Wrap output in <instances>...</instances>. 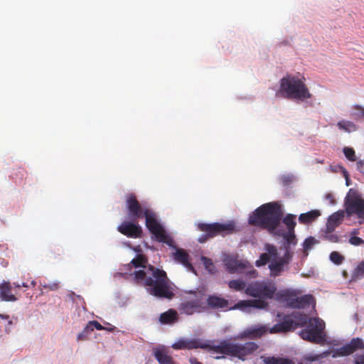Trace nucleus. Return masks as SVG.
<instances>
[{"instance_id": "57", "label": "nucleus", "mask_w": 364, "mask_h": 364, "mask_svg": "<svg viewBox=\"0 0 364 364\" xmlns=\"http://www.w3.org/2000/svg\"><path fill=\"white\" fill-rule=\"evenodd\" d=\"M0 318H2V319H5V320H7L9 318V316L7 315V314H0Z\"/></svg>"}, {"instance_id": "6", "label": "nucleus", "mask_w": 364, "mask_h": 364, "mask_svg": "<svg viewBox=\"0 0 364 364\" xmlns=\"http://www.w3.org/2000/svg\"><path fill=\"white\" fill-rule=\"evenodd\" d=\"M325 323L318 318H310L306 328L299 333L300 337L313 343H322L326 341Z\"/></svg>"}, {"instance_id": "53", "label": "nucleus", "mask_w": 364, "mask_h": 364, "mask_svg": "<svg viewBox=\"0 0 364 364\" xmlns=\"http://www.w3.org/2000/svg\"><path fill=\"white\" fill-rule=\"evenodd\" d=\"M355 364H364V354L357 357Z\"/></svg>"}, {"instance_id": "19", "label": "nucleus", "mask_w": 364, "mask_h": 364, "mask_svg": "<svg viewBox=\"0 0 364 364\" xmlns=\"http://www.w3.org/2000/svg\"><path fill=\"white\" fill-rule=\"evenodd\" d=\"M264 250L267 252L262 253L260 255L259 259L255 262V265L257 267L264 266L267 264L271 259L272 260L273 259L277 258L278 251L274 245L269 243L265 244Z\"/></svg>"}, {"instance_id": "9", "label": "nucleus", "mask_w": 364, "mask_h": 364, "mask_svg": "<svg viewBox=\"0 0 364 364\" xmlns=\"http://www.w3.org/2000/svg\"><path fill=\"white\" fill-rule=\"evenodd\" d=\"M190 294L194 297L190 300L181 303L178 309L181 314L193 315L194 313H201L207 311V306L204 302V294L196 291H190Z\"/></svg>"}, {"instance_id": "1", "label": "nucleus", "mask_w": 364, "mask_h": 364, "mask_svg": "<svg viewBox=\"0 0 364 364\" xmlns=\"http://www.w3.org/2000/svg\"><path fill=\"white\" fill-rule=\"evenodd\" d=\"M134 278L137 282L143 281L144 285L149 287L148 291L151 295L168 299H172L174 296L170 288L166 273L162 269L149 265L146 271H135Z\"/></svg>"}, {"instance_id": "47", "label": "nucleus", "mask_w": 364, "mask_h": 364, "mask_svg": "<svg viewBox=\"0 0 364 364\" xmlns=\"http://www.w3.org/2000/svg\"><path fill=\"white\" fill-rule=\"evenodd\" d=\"M90 331L89 330V328H87V326H86L82 330V331L77 335V338L78 341H84L87 338L88 334H90Z\"/></svg>"}, {"instance_id": "13", "label": "nucleus", "mask_w": 364, "mask_h": 364, "mask_svg": "<svg viewBox=\"0 0 364 364\" xmlns=\"http://www.w3.org/2000/svg\"><path fill=\"white\" fill-rule=\"evenodd\" d=\"M208 342L203 341L200 339H180L177 342L174 343L171 347L175 350H183V349H208L211 350V347Z\"/></svg>"}, {"instance_id": "41", "label": "nucleus", "mask_w": 364, "mask_h": 364, "mask_svg": "<svg viewBox=\"0 0 364 364\" xmlns=\"http://www.w3.org/2000/svg\"><path fill=\"white\" fill-rule=\"evenodd\" d=\"M349 343L351 345L353 348H355V351L358 349L364 348V343L360 338H353Z\"/></svg>"}, {"instance_id": "22", "label": "nucleus", "mask_w": 364, "mask_h": 364, "mask_svg": "<svg viewBox=\"0 0 364 364\" xmlns=\"http://www.w3.org/2000/svg\"><path fill=\"white\" fill-rule=\"evenodd\" d=\"M12 285L9 282L4 281L0 284V299L4 301H16L17 298L11 293Z\"/></svg>"}, {"instance_id": "54", "label": "nucleus", "mask_w": 364, "mask_h": 364, "mask_svg": "<svg viewBox=\"0 0 364 364\" xmlns=\"http://www.w3.org/2000/svg\"><path fill=\"white\" fill-rule=\"evenodd\" d=\"M189 361L191 364H203L200 362H199L196 358H191Z\"/></svg>"}, {"instance_id": "4", "label": "nucleus", "mask_w": 364, "mask_h": 364, "mask_svg": "<svg viewBox=\"0 0 364 364\" xmlns=\"http://www.w3.org/2000/svg\"><path fill=\"white\" fill-rule=\"evenodd\" d=\"M258 348L259 346L252 341L241 344L223 340L218 345H213L211 351L237 358L244 361L247 360V357L253 355Z\"/></svg>"}, {"instance_id": "55", "label": "nucleus", "mask_w": 364, "mask_h": 364, "mask_svg": "<svg viewBox=\"0 0 364 364\" xmlns=\"http://www.w3.org/2000/svg\"><path fill=\"white\" fill-rule=\"evenodd\" d=\"M354 107H355V109H358L361 110V111H362V114H363V116L364 117V107H363L362 106L358 105H354Z\"/></svg>"}, {"instance_id": "56", "label": "nucleus", "mask_w": 364, "mask_h": 364, "mask_svg": "<svg viewBox=\"0 0 364 364\" xmlns=\"http://www.w3.org/2000/svg\"><path fill=\"white\" fill-rule=\"evenodd\" d=\"M343 172V175H344V177L346 178V181H350L349 175H348V171L346 169H344Z\"/></svg>"}, {"instance_id": "32", "label": "nucleus", "mask_w": 364, "mask_h": 364, "mask_svg": "<svg viewBox=\"0 0 364 364\" xmlns=\"http://www.w3.org/2000/svg\"><path fill=\"white\" fill-rule=\"evenodd\" d=\"M146 258L143 255H138L136 258L133 259L130 263L126 264L124 267H126L127 269H131L132 266L136 268L146 267Z\"/></svg>"}, {"instance_id": "34", "label": "nucleus", "mask_w": 364, "mask_h": 364, "mask_svg": "<svg viewBox=\"0 0 364 364\" xmlns=\"http://www.w3.org/2000/svg\"><path fill=\"white\" fill-rule=\"evenodd\" d=\"M283 223L287 226V232L294 231L296 227V215L287 214L282 220Z\"/></svg>"}, {"instance_id": "50", "label": "nucleus", "mask_w": 364, "mask_h": 364, "mask_svg": "<svg viewBox=\"0 0 364 364\" xmlns=\"http://www.w3.org/2000/svg\"><path fill=\"white\" fill-rule=\"evenodd\" d=\"M356 166L357 169L364 174V159L357 161Z\"/></svg>"}, {"instance_id": "14", "label": "nucleus", "mask_w": 364, "mask_h": 364, "mask_svg": "<svg viewBox=\"0 0 364 364\" xmlns=\"http://www.w3.org/2000/svg\"><path fill=\"white\" fill-rule=\"evenodd\" d=\"M291 254L289 252V247H286V252L282 257L273 259L269 264L271 276L275 277L279 276L284 271V267L291 260Z\"/></svg>"}, {"instance_id": "52", "label": "nucleus", "mask_w": 364, "mask_h": 364, "mask_svg": "<svg viewBox=\"0 0 364 364\" xmlns=\"http://www.w3.org/2000/svg\"><path fill=\"white\" fill-rule=\"evenodd\" d=\"M326 199L327 200L329 201V203L331 204V205H334L336 203V200L334 198V196H333V194L331 193H328L326 196Z\"/></svg>"}, {"instance_id": "21", "label": "nucleus", "mask_w": 364, "mask_h": 364, "mask_svg": "<svg viewBox=\"0 0 364 364\" xmlns=\"http://www.w3.org/2000/svg\"><path fill=\"white\" fill-rule=\"evenodd\" d=\"M205 304L207 306V310L208 309H218L227 308L228 306V301L224 298L213 294L208 296L206 303Z\"/></svg>"}, {"instance_id": "7", "label": "nucleus", "mask_w": 364, "mask_h": 364, "mask_svg": "<svg viewBox=\"0 0 364 364\" xmlns=\"http://www.w3.org/2000/svg\"><path fill=\"white\" fill-rule=\"evenodd\" d=\"M146 226L154 236L156 241L172 246L173 240L166 233L165 230L158 221L155 213L151 209H146L144 212Z\"/></svg>"}, {"instance_id": "51", "label": "nucleus", "mask_w": 364, "mask_h": 364, "mask_svg": "<svg viewBox=\"0 0 364 364\" xmlns=\"http://www.w3.org/2000/svg\"><path fill=\"white\" fill-rule=\"evenodd\" d=\"M353 109H355V108L353 107ZM356 110L359 111V112H354V113H352V117L355 119H360L361 117H364L362 114V111L360 110V109H356Z\"/></svg>"}, {"instance_id": "45", "label": "nucleus", "mask_w": 364, "mask_h": 364, "mask_svg": "<svg viewBox=\"0 0 364 364\" xmlns=\"http://www.w3.org/2000/svg\"><path fill=\"white\" fill-rule=\"evenodd\" d=\"M354 276L357 278L364 277V264L361 262L355 269Z\"/></svg>"}, {"instance_id": "17", "label": "nucleus", "mask_w": 364, "mask_h": 364, "mask_svg": "<svg viewBox=\"0 0 364 364\" xmlns=\"http://www.w3.org/2000/svg\"><path fill=\"white\" fill-rule=\"evenodd\" d=\"M295 329V323L294 319L291 318L290 314L284 315L282 321L274 325L270 329L271 333H286L294 331Z\"/></svg>"}, {"instance_id": "12", "label": "nucleus", "mask_w": 364, "mask_h": 364, "mask_svg": "<svg viewBox=\"0 0 364 364\" xmlns=\"http://www.w3.org/2000/svg\"><path fill=\"white\" fill-rule=\"evenodd\" d=\"M126 206L128 216L132 221L138 222L139 218L144 217V212L146 208H142L134 193L127 195Z\"/></svg>"}, {"instance_id": "29", "label": "nucleus", "mask_w": 364, "mask_h": 364, "mask_svg": "<svg viewBox=\"0 0 364 364\" xmlns=\"http://www.w3.org/2000/svg\"><path fill=\"white\" fill-rule=\"evenodd\" d=\"M159 321L164 324H171L178 321V314L174 309H169L160 315Z\"/></svg>"}, {"instance_id": "39", "label": "nucleus", "mask_w": 364, "mask_h": 364, "mask_svg": "<svg viewBox=\"0 0 364 364\" xmlns=\"http://www.w3.org/2000/svg\"><path fill=\"white\" fill-rule=\"evenodd\" d=\"M343 154L346 159H348L350 161H356V156L354 149L351 147H344L343 148Z\"/></svg>"}, {"instance_id": "46", "label": "nucleus", "mask_w": 364, "mask_h": 364, "mask_svg": "<svg viewBox=\"0 0 364 364\" xmlns=\"http://www.w3.org/2000/svg\"><path fill=\"white\" fill-rule=\"evenodd\" d=\"M247 277H249L250 278H255L257 277V270L254 269L252 268V266L251 265V267H249L248 269L243 271V272Z\"/></svg>"}, {"instance_id": "24", "label": "nucleus", "mask_w": 364, "mask_h": 364, "mask_svg": "<svg viewBox=\"0 0 364 364\" xmlns=\"http://www.w3.org/2000/svg\"><path fill=\"white\" fill-rule=\"evenodd\" d=\"M344 218V211H338L332 214L328 219L326 229L328 232H333L341 223Z\"/></svg>"}, {"instance_id": "36", "label": "nucleus", "mask_w": 364, "mask_h": 364, "mask_svg": "<svg viewBox=\"0 0 364 364\" xmlns=\"http://www.w3.org/2000/svg\"><path fill=\"white\" fill-rule=\"evenodd\" d=\"M228 287L235 291L245 290L246 282L241 279H233L228 282Z\"/></svg>"}, {"instance_id": "16", "label": "nucleus", "mask_w": 364, "mask_h": 364, "mask_svg": "<svg viewBox=\"0 0 364 364\" xmlns=\"http://www.w3.org/2000/svg\"><path fill=\"white\" fill-rule=\"evenodd\" d=\"M224 262L226 269L230 274H242L244 270L251 267L249 262L238 259L235 257H229Z\"/></svg>"}, {"instance_id": "43", "label": "nucleus", "mask_w": 364, "mask_h": 364, "mask_svg": "<svg viewBox=\"0 0 364 364\" xmlns=\"http://www.w3.org/2000/svg\"><path fill=\"white\" fill-rule=\"evenodd\" d=\"M324 238L331 242H338L339 237L337 235L333 234V232H328L327 229L326 230Z\"/></svg>"}, {"instance_id": "8", "label": "nucleus", "mask_w": 364, "mask_h": 364, "mask_svg": "<svg viewBox=\"0 0 364 364\" xmlns=\"http://www.w3.org/2000/svg\"><path fill=\"white\" fill-rule=\"evenodd\" d=\"M146 226L154 236L156 241L172 246L173 240L166 233L165 230L158 221L155 213L151 209H146L144 212Z\"/></svg>"}, {"instance_id": "23", "label": "nucleus", "mask_w": 364, "mask_h": 364, "mask_svg": "<svg viewBox=\"0 0 364 364\" xmlns=\"http://www.w3.org/2000/svg\"><path fill=\"white\" fill-rule=\"evenodd\" d=\"M173 258L176 262L182 264L188 269L194 271V268L189 261L190 256L184 250L177 249L176 252L173 253Z\"/></svg>"}, {"instance_id": "60", "label": "nucleus", "mask_w": 364, "mask_h": 364, "mask_svg": "<svg viewBox=\"0 0 364 364\" xmlns=\"http://www.w3.org/2000/svg\"><path fill=\"white\" fill-rule=\"evenodd\" d=\"M21 287H26V288L28 287V285L26 282H23L22 284H21Z\"/></svg>"}, {"instance_id": "11", "label": "nucleus", "mask_w": 364, "mask_h": 364, "mask_svg": "<svg viewBox=\"0 0 364 364\" xmlns=\"http://www.w3.org/2000/svg\"><path fill=\"white\" fill-rule=\"evenodd\" d=\"M345 206L348 215H356L358 218L364 219V199L353 189H350Z\"/></svg>"}, {"instance_id": "30", "label": "nucleus", "mask_w": 364, "mask_h": 364, "mask_svg": "<svg viewBox=\"0 0 364 364\" xmlns=\"http://www.w3.org/2000/svg\"><path fill=\"white\" fill-rule=\"evenodd\" d=\"M297 294L298 292L296 290L286 289L280 291L278 296L281 300L286 302L288 306L291 307V302H294V299Z\"/></svg>"}, {"instance_id": "37", "label": "nucleus", "mask_w": 364, "mask_h": 364, "mask_svg": "<svg viewBox=\"0 0 364 364\" xmlns=\"http://www.w3.org/2000/svg\"><path fill=\"white\" fill-rule=\"evenodd\" d=\"M337 126L339 129H343L346 132H350L356 130L355 124L350 121H341L338 122Z\"/></svg>"}, {"instance_id": "61", "label": "nucleus", "mask_w": 364, "mask_h": 364, "mask_svg": "<svg viewBox=\"0 0 364 364\" xmlns=\"http://www.w3.org/2000/svg\"><path fill=\"white\" fill-rule=\"evenodd\" d=\"M31 284L33 287H35V286H36V282L34 280H33V281H31Z\"/></svg>"}, {"instance_id": "33", "label": "nucleus", "mask_w": 364, "mask_h": 364, "mask_svg": "<svg viewBox=\"0 0 364 364\" xmlns=\"http://www.w3.org/2000/svg\"><path fill=\"white\" fill-rule=\"evenodd\" d=\"M263 362L264 364H294V363L289 358L275 356L265 357L263 359Z\"/></svg>"}, {"instance_id": "25", "label": "nucleus", "mask_w": 364, "mask_h": 364, "mask_svg": "<svg viewBox=\"0 0 364 364\" xmlns=\"http://www.w3.org/2000/svg\"><path fill=\"white\" fill-rule=\"evenodd\" d=\"M154 355L159 364H176L171 355L164 348L153 350Z\"/></svg>"}, {"instance_id": "27", "label": "nucleus", "mask_w": 364, "mask_h": 364, "mask_svg": "<svg viewBox=\"0 0 364 364\" xmlns=\"http://www.w3.org/2000/svg\"><path fill=\"white\" fill-rule=\"evenodd\" d=\"M277 232H281L280 234H274L277 236H282L283 238L285 240V244L284 247H287L290 249V245H296L297 243V239L296 237V235L294 233V231L291 232H285L282 229H281L279 227L277 229ZM289 252H290V250H289Z\"/></svg>"}, {"instance_id": "59", "label": "nucleus", "mask_w": 364, "mask_h": 364, "mask_svg": "<svg viewBox=\"0 0 364 364\" xmlns=\"http://www.w3.org/2000/svg\"><path fill=\"white\" fill-rule=\"evenodd\" d=\"M14 287L16 288H20L21 287V284L18 283H14Z\"/></svg>"}, {"instance_id": "58", "label": "nucleus", "mask_w": 364, "mask_h": 364, "mask_svg": "<svg viewBox=\"0 0 364 364\" xmlns=\"http://www.w3.org/2000/svg\"><path fill=\"white\" fill-rule=\"evenodd\" d=\"M18 173L21 176H23L24 174L26 173V171L23 169H21L18 171Z\"/></svg>"}, {"instance_id": "10", "label": "nucleus", "mask_w": 364, "mask_h": 364, "mask_svg": "<svg viewBox=\"0 0 364 364\" xmlns=\"http://www.w3.org/2000/svg\"><path fill=\"white\" fill-rule=\"evenodd\" d=\"M277 289L272 284L266 282L250 283L245 288V294L255 298L272 299Z\"/></svg>"}, {"instance_id": "5", "label": "nucleus", "mask_w": 364, "mask_h": 364, "mask_svg": "<svg viewBox=\"0 0 364 364\" xmlns=\"http://www.w3.org/2000/svg\"><path fill=\"white\" fill-rule=\"evenodd\" d=\"M197 226L200 231L205 232V235L198 238V242L200 243L205 242L207 239L213 238L217 235L225 236L232 234L235 230V224L233 221H230L228 223H214L208 224L200 223Z\"/></svg>"}, {"instance_id": "63", "label": "nucleus", "mask_w": 364, "mask_h": 364, "mask_svg": "<svg viewBox=\"0 0 364 364\" xmlns=\"http://www.w3.org/2000/svg\"><path fill=\"white\" fill-rule=\"evenodd\" d=\"M8 324L9 325H12L13 324V321L11 320L9 321Z\"/></svg>"}, {"instance_id": "28", "label": "nucleus", "mask_w": 364, "mask_h": 364, "mask_svg": "<svg viewBox=\"0 0 364 364\" xmlns=\"http://www.w3.org/2000/svg\"><path fill=\"white\" fill-rule=\"evenodd\" d=\"M321 215L318 210H312L299 216V222L301 224H309L316 220Z\"/></svg>"}, {"instance_id": "26", "label": "nucleus", "mask_w": 364, "mask_h": 364, "mask_svg": "<svg viewBox=\"0 0 364 364\" xmlns=\"http://www.w3.org/2000/svg\"><path fill=\"white\" fill-rule=\"evenodd\" d=\"M314 301V298L311 294H305L302 296H296L294 302H291L293 309H304Z\"/></svg>"}, {"instance_id": "49", "label": "nucleus", "mask_w": 364, "mask_h": 364, "mask_svg": "<svg viewBox=\"0 0 364 364\" xmlns=\"http://www.w3.org/2000/svg\"><path fill=\"white\" fill-rule=\"evenodd\" d=\"M43 287L45 288V289H48L49 290H51V291H55V290H57L59 287V284L58 282H50V283H48V284H44L43 285Z\"/></svg>"}, {"instance_id": "48", "label": "nucleus", "mask_w": 364, "mask_h": 364, "mask_svg": "<svg viewBox=\"0 0 364 364\" xmlns=\"http://www.w3.org/2000/svg\"><path fill=\"white\" fill-rule=\"evenodd\" d=\"M349 242L355 246H358L360 245H362L364 243V240L361 239L360 237L353 236L350 237L349 239Z\"/></svg>"}, {"instance_id": "40", "label": "nucleus", "mask_w": 364, "mask_h": 364, "mask_svg": "<svg viewBox=\"0 0 364 364\" xmlns=\"http://www.w3.org/2000/svg\"><path fill=\"white\" fill-rule=\"evenodd\" d=\"M330 259L336 264H340L343 262L344 257L338 252H332L330 255Z\"/></svg>"}, {"instance_id": "20", "label": "nucleus", "mask_w": 364, "mask_h": 364, "mask_svg": "<svg viewBox=\"0 0 364 364\" xmlns=\"http://www.w3.org/2000/svg\"><path fill=\"white\" fill-rule=\"evenodd\" d=\"M267 306V302L263 299H250V300H242L238 301L234 309H239L241 310H245L248 308L252 307L255 309H264Z\"/></svg>"}, {"instance_id": "3", "label": "nucleus", "mask_w": 364, "mask_h": 364, "mask_svg": "<svg viewBox=\"0 0 364 364\" xmlns=\"http://www.w3.org/2000/svg\"><path fill=\"white\" fill-rule=\"evenodd\" d=\"M279 92L286 98L299 101H305L312 97L305 83V78L294 75H287L280 80Z\"/></svg>"}, {"instance_id": "44", "label": "nucleus", "mask_w": 364, "mask_h": 364, "mask_svg": "<svg viewBox=\"0 0 364 364\" xmlns=\"http://www.w3.org/2000/svg\"><path fill=\"white\" fill-rule=\"evenodd\" d=\"M87 328L90 331V332L93 331L94 328L97 330H103L105 328L97 321H89L87 324Z\"/></svg>"}, {"instance_id": "42", "label": "nucleus", "mask_w": 364, "mask_h": 364, "mask_svg": "<svg viewBox=\"0 0 364 364\" xmlns=\"http://www.w3.org/2000/svg\"><path fill=\"white\" fill-rule=\"evenodd\" d=\"M202 260L203 261L204 266L205 269L210 272V273H214L215 272V266L210 259L203 257Z\"/></svg>"}, {"instance_id": "38", "label": "nucleus", "mask_w": 364, "mask_h": 364, "mask_svg": "<svg viewBox=\"0 0 364 364\" xmlns=\"http://www.w3.org/2000/svg\"><path fill=\"white\" fill-rule=\"evenodd\" d=\"M355 352V348H353L350 343L342 346L338 349V354L342 356L349 355Z\"/></svg>"}, {"instance_id": "62", "label": "nucleus", "mask_w": 364, "mask_h": 364, "mask_svg": "<svg viewBox=\"0 0 364 364\" xmlns=\"http://www.w3.org/2000/svg\"><path fill=\"white\" fill-rule=\"evenodd\" d=\"M346 186H350V181H346Z\"/></svg>"}, {"instance_id": "15", "label": "nucleus", "mask_w": 364, "mask_h": 364, "mask_svg": "<svg viewBox=\"0 0 364 364\" xmlns=\"http://www.w3.org/2000/svg\"><path fill=\"white\" fill-rule=\"evenodd\" d=\"M138 222L124 221L117 228L118 231L124 235L132 238H139L142 236V229Z\"/></svg>"}, {"instance_id": "18", "label": "nucleus", "mask_w": 364, "mask_h": 364, "mask_svg": "<svg viewBox=\"0 0 364 364\" xmlns=\"http://www.w3.org/2000/svg\"><path fill=\"white\" fill-rule=\"evenodd\" d=\"M266 326L248 328L235 337V340L254 339L262 337L267 332Z\"/></svg>"}, {"instance_id": "35", "label": "nucleus", "mask_w": 364, "mask_h": 364, "mask_svg": "<svg viewBox=\"0 0 364 364\" xmlns=\"http://www.w3.org/2000/svg\"><path fill=\"white\" fill-rule=\"evenodd\" d=\"M318 243V241L313 237H309L305 239L303 242V251L305 256H308L309 251L312 249V247Z\"/></svg>"}, {"instance_id": "2", "label": "nucleus", "mask_w": 364, "mask_h": 364, "mask_svg": "<svg viewBox=\"0 0 364 364\" xmlns=\"http://www.w3.org/2000/svg\"><path fill=\"white\" fill-rule=\"evenodd\" d=\"M282 211L277 202L267 203L257 208L249 217V224L267 230L271 234H280L277 229L280 227Z\"/></svg>"}, {"instance_id": "31", "label": "nucleus", "mask_w": 364, "mask_h": 364, "mask_svg": "<svg viewBox=\"0 0 364 364\" xmlns=\"http://www.w3.org/2000/svg\"><path fill=\"white\" fill-rule=\"evenodd\" d=\"M291 318L294 319L295 323V329L299 326H304L309 321V318L306 314L301 312H293L290 314Z\"/></svg>"}]
</instances>
